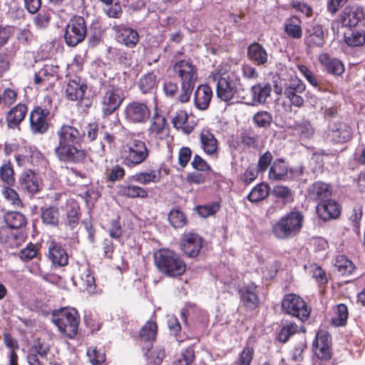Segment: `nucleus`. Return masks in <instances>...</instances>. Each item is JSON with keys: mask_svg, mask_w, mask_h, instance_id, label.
<instances>
[{"mask_svg": "<svg viewBox=\"0 0 365 365\" xmlns=\"http://www.w3.org/2000/svg\"><path fill=\"white\" fill-rule=\"evenodd\" d=\"M334 267L343 276L350 275L356 269L354 262L344 255L336 257Z\"/></svg>", "mask_w": 365, "mask_h": 365, "instance_id": "49", "label": "nucleus"}, {"mask_svg": "<svg viewBox=\"0 0 365 365\" xmlns=\"http://www.w3.org/2000/svg\"><path fill=\"white\" fill-rule=\"evenodd\" d=\"M203 238L196 232H188L181 235L179 247L182 253L190 258L197 257L202 250Z\"/></svg>", "mask_w": 365, "mask_h": 365, "instance_id": "14", "label": "nucleus"}, {"mask_svg": "<svg viewBox=\"0 0 365 365\" xmlns=\"http://www.w3.org/2000/svg\"><path fill=\"white\" fill-rule=\"evenodd\" d=\"M220 207V202H211L205 205H197L195 209L200 217L206 218L216 214Z\"/></svg>", "mask_w": 365, "mask_h": 365, "instance_id": "58", "label": "nucleus"}, {"mask_svg": "<svg viewBox=\"0 0 365 365\" xmlns=\"http://www.w3.org/2000/svg\"><path fill=\"white\" fill-rule=\"evenodd\" d=\"M339 18L343 26L351 28L364 20L365 14L361 6H346L340 14Z\"/></svg>", "mask_w": 365, "mask_h": 365, "instance_id": "25", "label": "nucleus"}, {"mask_svg": "<svg viewBox=\"0 0 365 365\" xmlns=\"http://www.w3.org/2000/svg\"><path fill=\"white\" fill-rule=\"evenodd\" d=\"M173 73L180 83H196L197 68L190 60H179L173 65Z\"/></svg>", "mask_w": 365, "mask_h": 365, "instance_id": "16", "label": "nucleus"}, {"mask_svg": "<svg viewBox=\"0 0 365 365\" xmlns=\"http://www.w3.org/2000/svg\"><path fill=\"white\" fill-rule=\"evenodd\" d=\"M21 187L29 193L35 194L39 191V184L35 173L28 169L23 172L19 178Z\"/></svg>", "mask_w": 365, "mask_h": 365, "instance_id": "38", "label": "nucleus"}, {"mask_svg": "<svg viewBox=\"0 0 365 365\" xmlns=\"http://www.w3.org/2000/svg\"><path fill=\"white\" fill-rule=\"evenodd\" d=\"M81 215L80 207L77 203H71L67 207L66 225L71 230L76 228L79 224Z\"/></svg>", "mask_w": 365, "mask_h": 365, "instance_id": "52", "label": "nucleus"}, {"mask_svg": "<svg viewBox=\"0 0 365 365\" xmlns=\"http://www.w3.org/2000/svg\"><path fill=\"white\" fill-rule=\"evenodd\" d=\"M161 178V169L140 171L129 178V179H132L133 181L142 185L158 183L160 182Z\"/></svg>", "mask_w": 365, "mask_h": 365, "instance_id": "40", "label": "nucleus"}, {"mask_svg": "<svg viewBox=\"0 0 365 365\" xmlns=\"http://www.w3.org/2000/svg\"><path fill=\"white\" fill-rule=\"evenodd\" d=\"M344 41L351 47L361 46L365 43V32L364 31H355L349 35L345 34Z\"/></svg>", "mask_w": 365, "mask_h": 365, "instance_id": "61", "label": "nucleus"}, {"mask_svg": "<svg viewBox=\"0 0 365 365\" xmlns=\"http://www.w3.org/2000/svg\"><path fill=\"white\" fill-rule=\"evenodd\" d=\"M259 173V172L253 165H250L240 175V181L244 185L247 186L257 179Z\"/></svg>", "mask_w": 365, "mask_h": 365, "instance_id": "64", "label": "nucleus"}, {"mask_svg": "<svg viewBox=\"0 0 365 365\" xmlns=\"http://www.w3.org/2000/svg\"><path fill=\"white\" fill-rule=\"evenodd\" d=\"M4 221L10 229L18 230L25 227L27 220L24 215L19 212H9L4 215Z\"/></svg>", "mask_w": 365, "mask_h": 365, "instance_id": "48", "label": "nucleus"}, {"mask_svg": "<svg viewBox=\"0 0 365 365\" xmlns=\"http://www.w3.org/2000/svg\"><path fill=\"white\" fill-rule=\"evenodd\" d=\"M15 160L18 166L38 165L44 160V156L35 146H21L18 153L15 154Z\"/></svg>", "mask_w": 365, "mask_h": 365, "instance_id": "19", "label": "nucleus"}, {"mask_svg": "<svg viewBox=\"0 0 365 365\" xmlns=\"http://www.w3.org/2000/svg\"><path fill=\"white\" fill-rule=\"evenodd\" d=\"M304 218L302 212L294 207L272 225V232L281 240L294 237L301 232Z\"/></svg>", "mask_w": 365, "mask_h": 365, "instance_id": "3", "label": "nucleus"}, {"mask_svg": "<svg viewBox=\"0 0 365 365\" xmlns=\"http://www.w3.org/2000/svg\"><path fill=\"white\" fill-rule=\"evenodd\" d=\"M27 113L28 106L24 103H19L11 108L5 116L7 127L10 129L20 130L21 123L24 120Z\"/></svg>", "mask_w": 365, "mask_h": 365, "instance_id": "24", "label": "nucleus"}, {"mask_svg": "<svg viewBox=\"0 0 365 365\" xmlns=\"http://www.w3.org/2000/svg\"><path fill=\"white\" fill-rule=\"evenodd\" d=\"M299 326L292 321L282 322L280 329L277 333L276 339L283 344L287 342L290 337L299 332Z\"/></svg>", "mask_w": 365, "mask_h": 365, "instance_id": "42", "label": "nucleus"}, {"mask_svg": "<svg viewBox=\"0 0 365 365\" xmlns=\"http://www.w3.org/2000/svg\"><path fill=\"white\" fill-rule=\"evenodd\" d=\"M270 187L267 183L257 184L247 195V198L251 202H258L266 199L269 194Z\"/></svg>", "mask_w": 365, "mask_h": 365, "instance_id": "46", "label": "nucleus"}, {"mask_svg": "<svg viewBox=\"0 0 365 365\" xmlns=\"http://www.w3.org/2000/svg\"><path fill=\"white\" fill-rule=\"evenodd\" d=\"M240 302L245 309L253 312L260 305V298L258 294V287L255 282H250L237 289Z\"/></svg>", "mask_w": 365, "mask_h": 365, "instance_id": "15", "label": "nucleus"}, {"mask_svg": "<svg viewBox=\"0 0 365 365\" xmlns=\"http://www.w3.org/2000/svg\"><path fill=\"white\" fill-rule=\"evenodd\" d=\"M331 338L324 330H319L313 341V351L316 356L322 361L319 365H333L330 362L331 353Z\"/></svg>", "mask_w": 365, "mask_h": 365, "instance_id": "10", "label": "nucleus"}, {"mask_svg": "<svg viewBox=\"0 0 365 365\" xmlns=\"http://www.w3.org/2000/svg\"><path fill=\"white\" fill-rule=\"evenodd\" d=\"M282 312L304 322L311 314L312 308L302 297L294 293L286 294L281 302Z\"/></svg>", "mask_w": 365, "mask_h": 365, "instance_id": "5", "label": "nucleus"}, {"mask_svg": "<svg viewBox=\"0 0 365 365\" xmlns=\"http://www.w3.org/2000/svg\"><path fill=\"white\" fill-rule=\"evenodd\" d=\"M115 34V39L118 43L125 46L133 48L140 40L138 32L125 25H118L113 27Z\"/></svg>", "mask_w": 365, "mask_h": 365, "instance_id": "22", "label": "nucleus"}, {"mask_svg": "<svg viewBox=\"0 0 365 365\" xmlns=\"http://www.w3.org/2000/svg\"><path fill=\"white\" fill-rule=\"evenodd\" d=\"M51 125V111L46 107L34 106L29 113V129L34 135H43Z\"/></svg>", "mask_w": 365, "mask_h": 365, "instance_id": "8", "label": "nucleus"}, {"mask_svg": "<svg viewBox=\"0 0 365 365\" xmlns=\"http://www.w3.org/2000/svg\"><path fill=\"white\" fill-rule=\"evenodd\" d=\"M268 178L273 181L288 180V163L283 158H277L271 165Z\"/></svg>", "mask_w": 365, "mask_h": 365, "instance_id": "33", "label": "nucleus"}, {"mask_svg": "<svg viewBox=\"0 0 365 365\" xmlns=\"http://www.w3.org/2000/svg\"><path fill=\"white\" fill-rule=\"evenodd\" d=\"M106 181L107 182H115L122 180L125 175V168L119 165L115 164L111 167H107L104 173Z\"/></svg>", "mask_w": 365, "mask_h": 365, "instance_id": "53", "label": "nucleus"}, {"mask_svg": "<svg viewBox=\"0 0 365 365\" xmlns=\"http://www.w3.org/2000/svg\"><path fill=\"white\" fill-rule=\"evenodd\" d=\"M248 58L257 66H264L268 61V54L266 49L257 42L251 43L247 47Z\"/></svg>", "mask_w": 365, "mask_h": 365, "instance_id": "36", "label": "nucleus"}, {"mask_svg": "<svg viewBox=\"0 0 365 365\" xmlns=\"http://www.w3.org/2000/svg\"><path fill=\"white\" fill-rule=\"evenodd\" d=\"M240 138L241 143L247 148L259 150L264 145L263 138L252 129L242 131Z\"/></svg>", "mask_w": 365, "mask_h": 365, "instance_id": "37", "label": "nucleus"}, {"mask_svg": "<svg viewBox=\"0 0 365 365\" xmlns=\"http://www.w3.org/2000/svg\"><path fill=\"white\" fill-rule=\"evenodd\" d=\"M200 148L205 154L217 159L219 153V143L210 129L203 128L199 135Z\"/></svg>", "mask_w": 365, "mask_h": 365, "instance_id": "26", "label": "nucleus"}, {"mask_svg": "<svg viewBox=\"0 0 365 365\" xmlns=\"http://www.w3.org/2000/svg\"><path fill=\"white\" fill-rule=\"evenodd\" d=\"M12 186H4L2 193L4 197L11 202V204L16 208H21L24 207L22 200H21L18 192L13 188Z\"/></svg>", "mask_w": 365, "mask_h": 365, "instance_id": "62", "label": "nucleus"}, {"mask_svg": "<svg viewBox=\"0 0 365 365\" xmlns=\"http://www.w3.org/2000/svg\"><path fill=\"white\" fill-rule=\"evenodd\" d=\"M52 321L59 331L69 339H73L78 334L80 316L73 308L63 307L54 310Z\"/></svg>", "mask_w": 365, "mask_h": 365, "instance_id": "4", "label": "nucleus"}, {"mask_svg": "<svg viewBox=\"0 0 365 365\" xmlns=\"http://www.w3.org/2000/svg\"><path fill=\"white\" fill-rule=\"evenodd\" d=\"M88 89L87 83L80 76L68 78L65 86V97L71 101L81 102Z\"/></svg>", "mask_w": 365, "mask_h": 365, "instance_id": "18", "label": "nucleus"}, {"mask_svg": "<svg viewBox=\"0 0 365 365\" xmlns=\"http://www.w3.org/2000/svg\"><path fill=\"white\" fill-rule=\"evenodd\" d=\"M284 31L291 38H301L303 34L302 20L297 16L288 18L284 25Z\"/></svg>", "mask_w": 365, "mask_h": 365, "instance_id": "41", "label": "nucleus"}, {"mask_svg": "<svg viewBox=\"0 0 365 365\" xmlns=\"http://www.w3.org/2000/svg\"><path fill=\"white\" fill-rule=\"evenodd\" d=\"M318 60L325 71L330 74L341 76L344 72L343 63L336 58L331 57L327 53L319 54Z\"/></svg>", "mask_w": 365, "mask_h": 365, "instance_id": "32", "label": "nucleus"}, {"mask_svg": "<svg viewBox=\"0 0 365 365\" xmlns=\"http://www.w3.org/2000/svg\"><path fill=\"white\" fill-rule=\"evenodd\" d=\"M151 110L146 101H132L123 110L125 121L130 124H145L150 118Z\"/></svg>", "mask_w": 365, "mask_h": 365, "instance_id": "7", "label": "nucleus"}, {"mask_svg": "<svg viewBox=\"0 0 365 365\" xmlns=\"http://www.w3.org/2000/svg\"><path fill=\"white\" fill-rule=\"evenodd\" d=\"M59 66L46 63L34 73V83L38 88L49 91L54 87L58 78Z\"/></svg>", "mask_w": 365, "mask_h": 365, "instance_id": "13", "label": "nucleus"}, {"mask_svg": "<svg viewBox=\"0 0 365 365\" xmlns=\"http://www.w3.org/2000/svg\"><path fill=\"white\" fill-rule=\"evenodd\" d=\"M168 220L174 228H182L186 225L187 217L180 209L173 208L168 214Z\"/></svg>", "mask_w": 365, "mask_h": 365, "instance_id": "56", "label": "nucleus"}, {"mask_svg": "<svg viewBox=\"0 0 365 365\" xmlns=\"http://www.w3.org/2000/svg\"><path fill=\"white\" fill-rule=\"evenodd\" d=\"M255 356V349L252 346L246 345L240 352L235 365H251Z\"/></svg>", "mask_w": 365, "mask_h": 365, "instance_id": "59", "label": "nucleus"}, {"mask_svg": "<svg viewBox=\"0 0 365 365\" xmlns=\"http://www.w3.org/2000/svg\"><path fill=\"white\" fill-rule=\"evenodd\" d=\"M158 326L155 321L148 320L139 331V338L142 341L152 344L158 334Z\"/></svg>", "mask_w": 365, "mask_h": 365, "instance_id": "44", "label": "nucleus"}, {"mask_svg": "<svg viewBox=\"0 0 365 365\" xmlns=\"http://www.w3.org/2000/svg\"><path fill=\"white\" fill-rule=\"evenodd\" d=\"M305 89V84L300 79H292L289 86L284 88V95L292 105L300 108L304 102L301 94L304 92Z\"/></svg>", "mask_w": 365, "mask_h": 365, "instance_id": "23", "label": "nucleus"}, {"mask_svg": "<svg viewBox=\"0 0 365 365\" xmlns=\"http://www.w3.org/2000/svg\"><path fill=\"white\" fill-rule=\"evenodd\" d=\"M150 136L155 139L163 140L168 135L169 126L167 120L161 114L155 113L148 129Z\"/></svg>", "mask_w": 365, "mask_h": 365, "instance_id": "28", "label": "nucleus"}, {"mask_svg": "<svg viewBox=\"0 0 365 365\" xmlns=\"http://www.w3.org/2000/svg\"><path fill=\"white\" fill-rule=\"evenodd\" d=\"M48 259L54 267H64L68 264V255L58 243H52L48 249Z\"/></svg>", "mask_w": 365, "mask_h": 365, "instance_id": "35", "label": "nucleus"}, {"mask_svg": "<svg viewBox=\"0 0 365 365\" xmlns=\"http://www.w3.org/2000/svg\"><path fill=\"white\" fill-rule=\"evenodd\" d=\"M352 138L351 126L343 121L330 123L325 132V140L332 144H343Z\"/></svg>", "mask_w": 365, "mask_h": 365, "instance_id": "12", "label": "nucleus"}, {"mask_svg": "<svg viewBox=\"0 0 365 365\" xmlns=\"http://www.w3.org/2000/svg\"><path fill=\"white\" fill-rule=\"evenodd\" d=\"M0 180L6 185L13 186L15 183V172L10 160L4 161L0 166Z\"/></svg>", "mask_w": 365, "mask_h": 365, "instance_id": "50", "label": "nucleus"}, {"mask_svg": "<svg viewBox=\"0 0 365 365\" xmlns=\"http://www.w3.org/2000/svg\"><path fill=\"white\" fill-rule=\"evenodd\" d=\"M57 159L63 163L79 164L86 158V152L80 145H58L55 148Z\"/></svg>", "mask_w": 365, "mask_h": 365, "instance_id": "11", "label": "nucleus"}, {"mask_svg": "<svg viewBox=\"0 0 365 365\" xmlns=\"http://www.w3.org/2000/svg\"><path fill=\"white\" fill-rule=\"evenodd\" d=\"M334 317L331 323L334 327H344L347 324L349 317V309L345 304L340 303L334 308Z\"/></svg>", "mask_w": 365, "mask_h": 365, "instance_id": "47", "label": "nucleus"}, {"mask_svg": "<svg viewBox=\"0 0 365 365\" xmlns=\"http://www.w3.org/2000/svg\"><path fill=\"white\" fill-rule=\"evenodd\" d=\"M84 135L85 133H81L76 128L69 125H63L57 131L58 145H80Z\"/></svg>", "mask_w": 365, "mask_h": 365, "instance_id": "27", "label": "nucleus"}, {"mask_svg": "<svg viewBox=\"0 0 365 365\" xmlns=\"http://www.w3.org/2000/svg\"><path fill=\"white\" fill-rule=\"evenodd\" d=\"M201 310L194 304L187 303L180 312L181 319L185 325L188 324V319L195 320Z\"/></svg>", "mask_w": 365, "mask_h": 365, "instance_id": "60", "label": "nucleus"}, {"mask_svg": "<svg viewBox=\"0 0 365 365\" xmlns=\"http://www.w3.org/2000/svg\"><path fill=\"white\" fill-rule=\"evenodd\" d=\"M125 99L123 90L118 86H105L101 97V113L103 116H109L115 112Z\"/></svg>", "mask_w": 365, "mask_h": 365, "instance_id": "6", "label": "nucleus"}, {"mask_svg": "<svg viewBox=\"0 0 365 365\" xmlns=\"http://www.w3.org/2000/svg\"><path fill=\"white\" fill-rule=\"evenodd\" d=\"M80 272V288L88 294H94L96 292V284L92 272L88 267L81 269Z\"/></svg>", "mask_w": 365, "mask_h": 365, "instance_id": "43", "label": "nucleus"}, {"mask_svg": "<svg viewBox=\"0 0 365 365\" xmlns=\"http://www.w3.org/2000/svg\"><path fill=\"white\" fill-rule=\"evenodd\" d=\"M51 346L46 340L37 338L29 349L28 354H34L42 359H46L50 351Z\"/></svg>", "mask_w": 365, "mask_h": 365, "instance_id": "54", "label": "nucleus"}, {"mask_svg": "<svg viewBox=\"0 0 365 365\" xmlns=\"http://www.w3.org/2000/svg\"><path fill=\"white\" fill-rule=\"evenodd\" d=\"M327 36L322 25L312 24L305 29L304 43L307 50L321 48L326 43Z\"/></svg>", "mask_w": 365, "mask_h": 365, "instance_id": "20", "label": "nucleus"}, {"mask_svg": "<svg viewBox=\"0 0 365 365\" xmlns=\"http://www.w3.org/2000/svg\"><path fill=\"white\" fill-rule=\"evenodd\" d=\"M317 208L319 217L324 221L336 219L341 214L339 204L336 201L330 199L319 202Z\"/></svg>", "mask_w": 365, "mask_h": 365, "instance_id": "30", "label": "nucleus"}, {"mask_svg": "<svg viewBox=\"0 0 365 365\" xmlns=\"http://www.w3.org/2000/svg\"><path fill=\"white\" fill-rule=\"evenodd\" d=\"M18 92L12 88H6L0 93V108H8L17 100Z\"/></svg>", "mask_w": 365, "mask_h": 365, "instance_id": "57", "label": "nucleus"}, {"mask_svg": "<svg viewBox=\"0 0 365 365\" xmlns=\"http://www.w3.org/2000/svg\"><path fill=\"white\" fill-rule=\"evenodd\" d=\"M173 128L185 134H190L195 129V124L188 121V114L185 110H177L172 120Z\"/></svg>", "mask_w": 365, "mask_h": 365, "instance_id": "34", "label": "nucleus"}, {"mask_svg": "<svg viewBox=\"0 0 365 365\" xmlns=\"http://www.w3.org/2000/svg\"><path fill=\"white\" fill-rule=\"evenodd\" d=\"M41 220L42 223L51 227H58L60 223V212L56 205L41 208Z\"/></svg>", "mask_w": 365, "mask_h": 365, "instance_id": "39", "label": "nucleus"}, {"mask_svg": "<svg viewBox=\"0 0 365 365\" xmlns=\"http://www.w3.org/2000/svg\"><path fill=\"white\" fill-rule=\"evenodd\" d=\"M272 116L267 111H259L253 116V122L257 127L267 128L271 125Z\"/></svg>", "mask_w": 365, "mask_h": 365, "instance_id": "63", "label": "nucleus"}, {"mask_svg": "<svg viewBox=\"0 0 365 365\" xmlns=\"http://www.w3.org/2000/svg\"><path fill=\"white\" fill-rule=\"evenodd\" d=\"M86 34L87 26L83 17L74 16L66 26L64 34L65 42L69 46H76L85 39Z\"/></svg>", "mask_w": 365, "mask_h": 365, "instance_id": "9", "label": "nucleus"}, {"mask_svg": "<svg viewBox=\"0 0 365 365\" xmlns=\"http://www.w3.org/2000/svg\"><path fill=\"white\" fill-rule=\"evenodd\" d=\"M157 76L153 71L148 72L140 77L138 86L143 93H151L157 87Z\"/></svg>", "mask_w": 365, "mask_h": 365, "instance_id": "51", "label": "nucleus"}, {"mask_svg": "<svg viewBox=\"0 0 365 365\" xmlns=\"http://www.w3.org/2000/svg\"><path fill=\"white\" fill-rule=\"evenodd\" d=\"M16 51L14 49L6 48L0 53V77H2L11 68V62L16 57Z\"/></svg>", "mask_w": 365, "mask_h": 365, "instance_id": "55", "label": "nucleus"}, {"mask_svg": "<svg viewBox=\"0 0 365 365\" xmlns=\"http://www.w3.org/2000/svg\"><path fill=\"white\" fill-rule=\"evenodd\" d=\"M332 186L322 181L313 182L308 188L307 192L310 198L314 201L324 202L332 195Z\"/></svg>", "mask_w": 365, "mask_h": 365, "instance_id": "29", "label": "nucleus"}, {"mask_svg": "<svg viewBox=\"0 0 365 365\" xmlns=\"http://www.w3.org/2000/svg\"><path fill=\"white\" fill-rule=\"evenodd\" d=\"M212 98V90L207 84L198 86L194 93V103L197 108L206 110Z\"/></svg>", "mask_w": 365, "mask_h": 365, "instance_id": "31", "label": "nucleus"}, {"mask_svg": "<svg viewBox=\"0 0 365 365\" xmlns=\"http://www.w3.org/2000/svg\"><path fill=\"white\" fill-rule=\"evenodd\" d=\"M153 260L158 271L168 277H180L187 270V264L182 257L168 247L156 250L153 254Z\"/></svg>", "mask_w": 365, "mask_h": 365, "instance_id": "1", "label": "nucleus"}, {"mask_svg": "<svg viewBox=\"0 0 365 365\" xmlns=\"http://www.w3.org/2000/svg\"><path fill=\"white\" fill-rule=\"evenodd\" d=\"M117 195L126 199H146L148 197V190L138 185L125 180L116 187Z\"/></svg>", "mask_w": 365, "mask_h": 365, "instance_id": "21", "label": "nucleus"}, {"mask_svg": "<svg viewBox=\"0 0 365 365\" xmlns=\"http://www.w3.org/2000/svg\"><path fill=\"white\" fill-rule=\"evenodd\" d=\"M216 94L218 98L225 102L235 100L236 102H242L244 97L240 98L235 83L227 77H220L217 80Z\"/></svg>", "mask_w": 365, "mask_h": 365, "instance_id": "17", "label": "nucleus"}, {"mask_svg": "<svg viewBox=\"0 0 365 365\" xmlns=\"http://www.w3.org/2000/svg\"><path fill=\"white\" fill-rule=\"evenodd\" d=\"M150 150L145 141L137 138L135 133L127 135L120 150L122 163L128 168H135L145 163L149 158Z\"/></svg>", "mask_w": 365, "mask_h": 365, "instance_id": "2", "label": "nucleus"}, {"mask_svg": "<svg viewBox=\"0 0 365 365\" xmlns=\"http://www.w3.org/2000/svg\"><path fill=\"white\" fill-rule=\"evenodd\" d=\"M251 91L253 102L264 104L270 96L272 87L269 83H258L252 87Z\"/></svg>", "mask_w": 365, "mask_h": 365, "instance_id": "45", "label": "nucleus"}]
</instances>
